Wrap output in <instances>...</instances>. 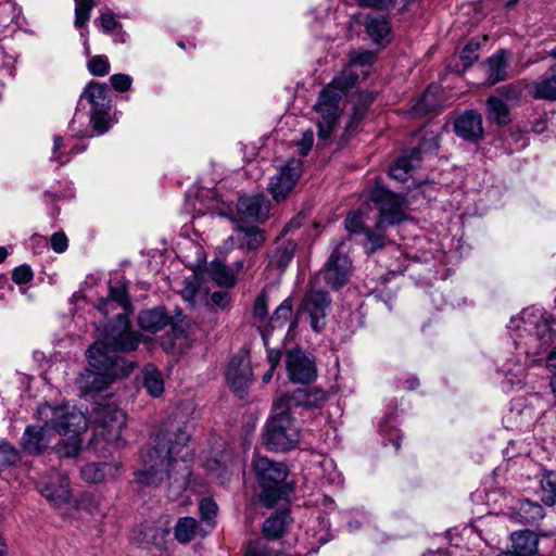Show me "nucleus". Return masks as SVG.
I'll list each match as a JSON object with an SVG mask.
<instances>
[{"instance_id":"obj_54","label":"nucleus","mask_w":556,"mask_h":556,"mask_svg":"<svg viewBox=\"0 0 556 556\" xmlns=\"http://www.w3.org/2000/svg\"><path fill=\"white\" fill-rule=\"evenodd\" d=\"M33 276V270L28 265L17 266L12 273V279L17 285L29 282Z\"/></svg>"},{"instance_id":"obj_42","label":"nucleus","mask_w":556,"mask_h":556,"mask_svg":"<svg viewBox=\"0 0 556 556\" xmlns=\"http://www.w3.org/2000/svg\"><path fill=\"white\" fill-rule=\"evenodd\" d=\"M85 148H71L70 151H66V146L64 144L63 138L61 136H54L53 139V149L51 160L56 162L59 165L67 164L73 154L83 152Z\"/></svg>"},{"instance_id":"obj_8","label":"nucleus","mask_w":556,"mask_h":556,"mask_svg":"<svg viewBox=\"0 0 556 556\" xmlns=\"http://www.w3.org/2000/svg\"><path fill=\"white\" fill-rule=\"evenodd\" d=\"M252 466L255 479L261 488L260 501L266 507H273L292 491L287 482L288 469L282 463L271 460L265 456L254 455Z\"/></svg>"},{"instance_id":"obj_55","label":"nucleus","mask_w":556,"mask_h":556,"mask_svg":"<svg viewBox=\"0 0 556 556\" xmlns=\"http://www.w3.org/2000/svg\"><path fill=\"white\" fill-rule=\"evenodd\" d=\"M397 0H356L361 8L387 10L391 5H394Z\"/></svg>"},{"instance_id":"obj_23","label":"nucleus","mask_w":556,"mask_h":556,"mask_svg":"<svg viewBox=\"0 0 556 556\" xmlns=\"http://www.w3.org/2000/svg\"><path fill=\"white\" fill-rule=\"evenodd\" d=\"M327 399V393L318 388L298 389L292 394H285L277 401H286L289 409L292 406L306 408L318 407Z\"/></svg>"},{"instance_id":"obj_46","label":"nucleus","mask_w":556,"mask_h":556,"mask_svg":"<svg viewBox=\"0 0 556 556\" xmlns=\"http://www.w3.org/2000/svg\"><path fill=\"white\" fill-rule=\"evenodd\" d=\"M261 336L267 349V359L271 370H275L281 358V349L279 346H270V336L267 329H262Z\"/></svg>"},{"instance_id":"obj_33","label":"nucleus","mask_w":556,"mask_h":556,"mask_svg":"<svg viewBox=\"0 0 556 556\" xmlns=\"http://www.w3.org/2000/svg\"><path fill=\"white\" fill-rule=\"evenodd\" d=\"M138 323L143 330L155 333L170 323V317L162 308L148 309L139 315Z\"/></svg>"},{"instance_id":"obj_21","label":"nucleus","mask_w":556,"mask_h":556,"mask_svg":"<svg viewBox=\"0 0 556 556\" xmlns=\"http://www.w3.org/2000/svg\"><path fill=\"white\" fill-rule=\"evenodd\" d=\"M121 473L116 462L89 463L80 468L81 478L89 483H101L115 480Z\"/></svg>"},{"instance_id":"obj_49","label":"nucleus","mask_w":556,"mask_h":556,"mask_svg":"<svg viewBox=\"0 0 556 556\" xmlns=\"http://www.w3.org/2000/svg\"><path fill=\"white\" fill-rule=\"evenodd\" d=\"M439 136L435 132L430 131L425 134L419 147L413 148L412 150H419V157L421 159V153L434 152L439 149Z\"/></svg>"},{"instance_id":"obj_3","label":"nucleus","mask_w":556,"mask_h":556,"mask_svg":"<svg viewBox=\"0 0 556 556\" xmlns=\"http://www.w3.org/2000/svg\"><path fill=\"white\" fill-rule=\"evenodd\" d=\"M509 330L518 355H525V363L518 359L514 366L508 362L502 371L510 383H521L527 368L540 361L541 355L555 342V331L539 308H526L519 318H511Z\"/></svg>"},{"instance_id":"obj_41","label":"nucleus","mask_w":556,"mask_h":556,"mask_svg":"<svg viewBox=\"0 0 556 556\" xmlns=\"http://www.w3.org/2000/svg\"><path fill=\"white\" fill-rule=\"evenodd\" d=\"M84 431H80L78 433H68V434H63L64 437H68V440H61L58 444H56V454L59 455L60 458H63V457H75L78 455L79 451H80V446H81V441L79 440V435L80 433H83Z\"/></svg>"},{"instance_id":"obj_5","label":"nucleus","mask_w":556,"mask_h":556,"mask_svg":"<svg viewBox=\"0 0 556 556\" xmlns=\"http://www.w3.org/2000/svg\"><path fill=\"white\" fill-rule=\"evenodd\" d=\"M370 200L379 211L376 222L378 232H374L365 226L364 214L361 211L351 212L345 218V228L351 233H364L365 245L369 253L375 252L384 244V237L381 233L386 226L400 224L405 219L404 198L391 192L378 181L370 191Z\"/></svg>"},{"instance_id":"obj_25","label":"nucleus","mask_w":556,"mask_h":556,"mask_svg":"<svg viewBox=\"0 0 556 556\" xmlns=\"http://www.w3.org/2000/svg\"><path fill=\"white\" fill-rule=\"evenodd\" d=\"M180 294L192 307L208 304V290L202 286V281L197 275H191L184 280Z\"/></svg>"},{"instance_id":"obj_10","label":"nucleus","mask_w":556,"mask_h":556,"mask_svg":"<svg viewBox=\"0 0 556 556\" xmlns=\"http://www.w3.org/2000/svg\"><path fill=\"white\" fill-rule=\"evenodd\" d=\"M93 420L97 425V433L91 445L97 451L101 437L108 444L118 446L122 441V430L126 422V414L114 403L98 404L93 409Z\"/></svg>"},{"instance_id":"obj_31","label":"nucleus","mask_w":556,"mask_h":556,"mask_svg":"<svg viewBox=\"0 0 556 556\" xmlns=\"http://www.w3.org/2000/svg\"><path fill=\"white\" fill-rule=\"evenodd\" d=\"M174 534L178 542L189 543L197 538V535L204 536L207 534L205 528L198 525V521L192 517L179 518L174 528Z\"/></svg>"},{"instance_id":"obj_26","label":"nucleus","mask_w":556,"mask_h":556,"mask_svg":"<svg viewBox=\"0 0 556 556\" xmlns=\"http://www.w3.org/2000/svg\"><path fill=\"white\" fill-rule=\"evenodd\" d=\"M544 517L543 507L530 500H519L510 514V518L519 523L534 525Z\"/></svg>"},{"instance_id":"obj_62","label":"nucleus","mask_w":556,"mask_h":556,"mask_svg":"<svg viewBox=\"0 0 556 556\" xmlns=\"http://www.w3.org/2000/svg\"><path fill=\"white\" fill-rule=\"evenodd\" d=\"M81 505L89 509L91 514L100 513L99 502L92 494H85L81 500Z\"/></svg>"},{"instance_id":"obj_43","label":"nucleus","mask_w":556,"mask_h":556,"mask_svg":"<svg viewBox=\"0 0 556 556\" xmlns=\"http://www.w3.org/2000/svg\"><path fill=\"white\" fill-rule=\"evenodd\" d=\"M199 510L201 514L202 522L205 525V529L208 532L212 531V529L215 526V517L217 515V504L210 497L202 498L200 502Z\"/></svg>"},{"instance_id":"obj_37","label":"nucleus","mask_w":556,"mask_h":556,"mask_svg":"<svg viewBox=\"0 0 556 556\" xmlns=\"http://www.w3.org/2000/svg\"><path fill=\"white\" fill-rule=\"evenodd\" d=\"M439 92L440 86L430 85L416 103L414 108L415 113L430 114L435 112L441 105L440 100L437 98Z\"/></svg>"},{"instance_id":"obj_63","label":"nucleus","mask_w":556,"mask_h":556,"mask_svg":"<svg viewBox=\"0 0 556 556\" xmlns=\"http://www.w3.org/2000/svg\"><path fill=\"white\" fill-rule=\"evenodd\" d=\"M501 91L509 100L518 99V97H519V92L510 86H505V87L501 88Z\"/></svg>"},{"instance_id":"obj_16","label":"nucleus","mask_w":556,"mask_h":556,"mask_svg":"<svg viewBox=\"0 0 556 556\" xmlns=\"http://www.w3.org/2000/svg\"><path fill=\"white\" fill-rule=\"evenodd\" d=\"M454 131L457 137L469 142H478L484 136L482 115L467 110L454 118Z\"/></svg>"},{"instance_id":"obj_13","label":"nucleus","mask_w":556,"mask_h":556,"mask_svg":"<svg viewBox=\"0 0 556 556\" xmlns=\"http://www.w3.org/2000/svg\"><path fill=\"white\" fill-rule=\"evenodd\" d=\"M119 307L122 309L121 313L116 314V318L114 323L108 325L104 333L111 328L117 325V320L119 317H124L127 320V325L131 331L130 323L127 318V314L130 311V302L126 289V285L123 281H113L109 286V295L105 299H101L99 301L98 309L104 315L108 316L109 313L115 308Z\"/></svg>"},{"instance_id":"obj_4","label":"nucleus","mask_w":556,"mask_h":556,"mask_svg":"<svg viewBox=\"0 0 556 556\" xmlns=\"http://www.w3.org/2000/svg\"><path fill=\"white\" fill-rule=\"evenodd\" d=\"M36 415L41 425L28 426L22 438L23 450L33 455L41 454L55 433H78L86 431L88 427L86 415L68 403L41 404L37 407Z\"/></svg>"},{"instance_id":"obj_19","label":"nucleus","mask_w":556,"mask_h":556,"mask_svg":"<svg viewBox=\"0 0 556 556\" xmlns=\"http://www.w3.org/2000/svg\"><path fill=\"white\" fill-rule=\"evenodd\" d=\"M168 522L165 520L146 521L134 532V540L146 546L164 548L169 536Z\"/></svg>"},{"instance_id":"obj_28","label":"nucleus","mask_w":556,"mask_h":556,"mask_svg":"<svg viewBox=\"0 0 556 556\" xmlns=\"http://www.w3.org/2000/svg\"><path fill=\"white\" fill-rule=\"evenodd\" d=\"M529 92L535 99L556 101V68L551 67L549 74L533 81L529 86Z\"/></svg>"},{"instance_id":"obj_20","label":"nucleus","mask_w":556,"mask_h":556,"mask_svg":"<svg viewBox=\"0 0 556 556\" xmlns=\"http://www.w3.org/2000/svg\"><path fill=\"white\" fill-rule=\"evenodd\" d=\"M270 203L264 194L243 195L238 199L237 212L241 219L263 222L268 217Z\"/></svg>"},{"instance_id":"obj_12","label":"nucleus","mask_w":556,"mask_h":556,"mask_svg":"<svg viewBox=\"0 0 556 556\" xmlns=\"http://www.w3.org/2000/svg\"><path fill=\"white\" fill-rule=\"evenodd\" d=\"M303 173V162L300 159H290L279 172L270 178L268 191L276 202L287 199L294 189Z\"/></svg>"},{"instance_id":"obj_6","label":"nucleus","mask_w":556,"mask_h":556,"mask_svg":"<svg viewBox=\"0 0 556 556\" xmlns=\"http://www.w3.org/2000/svg\"><path fill=\"white\" fill-rule=\"evenodd\" d=\"M356 80L357 74L350 68H344L321 89L318 100L314 105L320 116L317 122L319 140L325 141L332 134L341 113L339 106L341 98L355 85Z\"/></svg>"},{"instance_id":"obj_29","label":"nucleus","mask_w":556,"mask_h":556,"mask_svg":"<svg viewBox=\"0 0 556 556\" xmlns=\"http://www.w3.org/2000/svg\"><path fill=\"white\" fill-rule=\"evenodd\" d=\"M292 309L293 305L291 298L285 299L275 309L274 314L269 318L268 325L264 328L269 331L270 337L275 331H278V340L281 341L285 338L282 330L292 316Z\"/></svg>"},{"instance_id":"obj_53","label":"nucleus","mask_w":556,"mask_h":556,"mask_svg":"<svg viewBox=\"0 0 556 556\" xmlns=\"http://www.w3.org/2000/svg\"><path fill=\"white\" fill-rule=\"evenodd\" d=\"M112 87L119 92H125L130 89L132 78L126 74H114L110 78Z\"/></svg>"},{"instance_id":"obj_22","label":"nucleus","mask_w":556,"mask_h":556,"mask_svg":"<svg viewBox=\"0 0 556 556\" xmlns=\"http://www.w3.org/2000/svg\"><path fill=\"white\" fill-rule=\"evenodd\" d=\"M226 378L236 391L244 390L252 380V368L249 358L247 356L231 358Z\"/></svg>"},{"instance_id":"obj_39","label":"nucleus","mask_w":556,"mask_h":556,"mask_svg":"<svg viewBox=\"0 0 556 556\" xmlns=\"http://www.w3.org/2000/svg\"><path fill=\"white\" fill-rule=\"evenodd\" d=\"M367 34L376 43H381L390 33V24L383 17L368 16L365 23Z\"/></svg>"},{"instance_id":"obj_61","label":"nucleus","mask_w":556,"mask_h":556,"mask_svg":"<svg viewBox=\"0 0 556 556\" xmlns=\"http://www.w3.org/2000/svg\"><path fill=\"white\" fill-rule=\"evenodd\" d=\"M547 366L553 371V377L551 379V388L553 393L556 396V351H551L547 356Z\"/></svg>"},{"instance_id":"obj_47","label":"nucleus","mask_w":556,"mask_h":556,"mask_svg":"<svg viewBox=\"0 0 556 556\" xmlns=\"http://www.w3.org/2000/svg\"><path fill=\"white\" fill-rule=\"evenodd\" d=\"M318 469L325 473L323 479L327 483L332 484L340 482V473L336 470L334 463L331 458H323V460L319 462Z\"/></svg>"},{"instance_id":"obj_30","label":"nucleus","mask_w":556,"mask_h":556,"mask_svg":"<svg viewBox=\"0 0 556 556\" xmlns=\"http://www.w3.org/2000/svg\"><path fill=\"white\" fill-rule=\"evenodd\" d=\"M507 53L501 50L490 56L486 61V81L489 85H495L507 78Z\"/></svg>"},{"instance_id":"obj_11","label":"nucleus","mask_w":556,"mask_h":556,"mask_svg":"<svg viewBox=\"0 0 556 556\" xmlns=\"http://www.w3.org/2000/svg\"><path fill=\"white\" fill-rule=\"evenodd\" d=\"M330 305L331 300L328 293L316 290L311 286L298 307L294 319L290 320L288 332L295 329L299 319L303 317L309 320L311 328L315 332H321L326 326V317Z\"/></svg>"},{"instance_id":"obj_52","label":"nucleus","mask_w":556,"mask_h":556,"mask_svg":"<svg viewBox=\"0 0 556 556\" xmlns=\"http://www.w3.org/2000/svg\"><path fill=\"white\" fill-rule=\"evenodd\" d=\"M478 49L479 43L475 41H470L464 47L460 53V59L464 62L465 67L470 66L475 61L478 60Z\"/></svg>"},{"instance_id":"obj_9","label":"nucleus","mask_w":556,"mask_h":556,"mask_svg":"<svg viewBox=\"0 0 556 556\" xmlns=\"http://www.w3.org/2000/svg\"><path fill=\"white\" fill-rule=\"evenodd\" d=\"M300 440V431L290 416L286 401H276L271 416L265 424L263 442L275 452H286L293 448Z\"/></svg>"},{"instance_id":"obj_51","label":"nucleus","mask_w":556,"mask_h":556,"mask_svg":"<svg viewBox=\"0 0 556 556\" xmlns=\"http://www.w3.org/2000/svg\"><path fill=\"white\" fill-rule=\"evenodd\" d=\"M375 60V54L370 51H353L350 53V66L348 68H350L352 72L353 70L351 68V66H354V65H359V66H365V65H369L374 62Z\"/></svg>"},{"instance_id":"obj_57","label":"nucleus","mask_w":556,"mask_h":556,"mask_svg":"<svg viewBox=\"0 0 556 556\" xmlns=\"http://www.w3.org/2000/svg\"><path fill=\"white\" fill-rule=\"evenodd\" d=\"M361 100L364 102L363 106H356L353 113V121L361 119L363 117L364 111L368 104H370L374 99L375 94L372 92H363L359 94Z\"/></svg>"},{"instance_id":"obj_45","label":"nucleus","mask_w":556,"mask_h":556,"mask_svg":"<svg viewBox=\"0 0 556 556\" xmlns=\"http://www.w3.org/2000/svg\"><path fill=\"white\" fill-rule=\"evenodd\" d=\"M20 459L18 451L9 443L0 445V471L15 465Z\"/></svg>"},{"instance_id":"obj_38","label":"nucleus","mask_w":556,"mask_h":556,"mask_svg":"<svg viewBox=\"0 0 556 556\" xmlns=\"http://www.w3.org/2000/svg\"><path fill=\"white\" fill-rule=\"evenodd\" d=\"M143 387L147 392L153 396L159 397L164 392V379L161 371L152 366H147L142 372Z\"/></svg>"},{"instance_id":"obj_40","label":"nucleus","mask_w":556,"mask_h":556,"mask_svg":"<svg viewBox=\"0 0 556 556\" xmlns=\"http://www.w3.org/2000/svg\"><path fill=\"white\" fill-rule=\"evenodd\" d=\"M541 498L545 505L556 504V471H546L540 479Z\"/></svg>"},{"instance_id":"obj_15","label":"nucleus","mask_w":556,"mask_h":556,"mask_svg":"<svg viewBox=\"0 0 556 556\" xmlns=\"http://www.w3.org/2000/svg\"><path fill=\"white\" fill-rule=\"evenodd\" d=\"M287 369L290 380L298 383H308L317 375L314 361L301 350H292L288 353Z\"/></svg>"},{"instance_id":"obj_18","label":"nucleus","mask_w":556,"mask_h":556,"mask_svg":"<svg viewBox=\"0 0 556 556\" xmlns=\"http://www.w3.org/2000/svg\"><path fill=\"white\" fill-rule=\"evenodd\" d=\"M298 227H300V222L298 219L291 220L283 227L281 237L277 239L276 248L269 255L268 266L270 268L283 271L289 266L296 250V244L290 239H285V236L291 230V228Z\"/></svg>"},{"instance_id":"obj_17","label":"nucleus","mask_w":556,"mask_h":556,"mask_svg":"<svg viewBox=\"0 0 556 556\" xmlns=\"http://www.w3.org/2000/svg\"><path fill=\"white\" fill-rule=\"evenodd\" d=\"M350 274L351 261L338 247L332 251L327 261L324 278L331 288L337 289L348 282Z\"/></svg>"},{"instance_id":"obj_1","label":"nucleus","mask_w":556,"mask_h":556,"mask_svg":"<svg viewBox=\"0 0 556 556\" xmlns=\"http://www.w3.org/2000/svg\"><path fill=\"white\" fill-rule=\"evenodd\" d=\"M190 439L188 426L176 420L164 422L156 433L153 444L140 452L142 469L135 473L141 489L156 488L165 479L177 491L185 489L190 475L187 459Z\"/></svg>"},{"instance_id":"obj_7","label":"nucleus","mask_w":556,"mask_h":556,"mask_svg":"<svg viewBox=\"0 0 556 556\" xmlns=\"http://www.w3.org/2000/svg\"><path fill=\"white\" fill-rule=\"evenodd\" d=\"M86 101L90 105L88 113L84 111H76L70 124L71 130L75 136L88 137V126L102 135L109 129L110 117V99L106 93L104 85L91 81L89 83L80 96V102Z\"/></svg>"},{"instance_id":"obj_14","label":"nucleus","mask_w":556,"mask_h":556,"mask_svg":"<svg viewBox=\"0 0 556 556\" xmlns=\"http://www.w3.org/2000/svg\"><path fill=\"white\" fill-rule=\"evenodd\" d=\"M37 490L54 506L66 503L71 497L68 478L60 471H53L39 481Z\"/></svg>"},{"instance_id":"obj_48","label":"nucleus","mask_w":556,"mask_h":556,"mask_svg":"<svg viewBox=\"0 0 556 556\" xmlns=\"http://www.w3.org/2000/svg\"><path fill=\"white\" fill-rule=\"evenodd\" d=\"M88 70L94 76H104L110 71V63L106 56L96 55L88 62Z\"/></svg>"},{"instance_id":"obj_60","label":"nucleus","mask_w":556,"mask_h":556,"mask_svg":"<svg viewBox=\"0 0 556 556\" xmlns=\"http://www.w3.org/2000/svg\"><path fill=\"white\" fill-rule=\"evenodd\" d=\"M100 24H101L102 29L105 33H109L117 26L118 22L115 18L113 13L106 12L100 16Z\"/></svg>"},{"instance_id":"obj_34","label":"nucleus","mask_w":556,"mask_h":556,"mask_svg":"<svg viewBox=\"0 0 556 556\" xmlns=\"http://www.w3.org/2000/svg\"><path fill=\"white\" fill-rule=\"evenodd\" d=\"M290 522L291 518L289 511L282 510L275 513L264 521L263 534L267 539H278L286 533Z\"/></svg>"},{"instance_id":"obj_27","label":"nucleus","mask_w":556,"mask_h":556,"mask_svg":"<svg viewBox=\"0 0 556 556\" xmlns=\"http://www.w3.org/2000/svg\"><path fill=\"white\" fill-rule=\"evenodd\" d=\"M539 538L530 530L516 531L511 534L513 552L517 556H533L538 552Z\"/></svg>"},{"instance_id":"obj_44","label":"nucleus","mask_w":556,"mask_h":556,"mask_svg":"<svg viewBox=\"0 0 556 556\" xmlns=\"http://www.w3.org/2000/svg\"><path fill=\"white\" fill-rule=\"evenodd\" d=\"M94 7L93 0H75V27H84L90 18V12Z\"/></svg>"},{"instance_id":"obj_58","label":"nucleus","mask_w":556,"mask_h":556,"mask_svg":"<svg viewBox=\"0 0 556 556\" xmlns=\"http://www.w3.org/2000/svg\"><path fill=\"white\" fill-rule=\"evenodd\" d=\"M212 303L218 308H226L230 302V295L227 291H216L211 295Z\"/></svg>"},{"instance_id":"obj_35","label":"nucleus","mask_w":556,"mask_h":556,"mask_svg":"<svg viewBox=\"0 0 556 556\" xmlns=\"http://www.w3.org/2000/svg\"><path fill=\"white\" fill-rule=\"evenodd\" d=\"M208 275L218 286L230 288L236 283V273L222 261H213L208 267Z\"/></svg>"},{"instance_id":"obj_59","label":"nucleus","mask_w":556,"mask_h":556,"mask_svg":"<svg viewBox=\"0 0 556 556\" xmlns=\"http://www.w3.org/2000/svg\"><path fill=\"white\" fill-rule=\"evenodd\" d=\"M314 142V132L313 130L308 129L303 132L302 139L299 142L300 146V152L302 155H306L308 151L312 149Z\"/></svg>"},{"instance_id":"obj_24","label":"nucleus","mask_w":556,"mask_h":556,"mask_svg":"<svg viewBox=\"0 0 556 556\" xmlns=\"http://www.w3.org/2000/svg\"><path fill=\"white\" fill-rule=\"evenodd\" d=\"M230 240L242 251H254L264 243L265 233L256 226H237Z\"/></svg>"},{"instance_id":"obj_2","label":"nucleus","mask_w":556,"mask_h":556,"mask_svg":"<svg viewBox=\"0 0 556 556\" xmlns=\"http://www.w3.org/2000/svg\"><path fill=\"white\" fill-rule=\"evenodd\" d=\"M139 336L131 331L124 317L111 327L102 340L96 341L87 351L88 363L94 370H85L78 378L80 389L87 394L90 391H102L113 380L127 376L131 366L127 365L118 352L135 351L139 345Z\"/></svg>"},{"instance_id":"obj_32","label":"nucleus","mask_w":556,"mask_h":556,"mask_svg":"<svg viewBox=\"0 0 556 556\" xmlns=\"http://www.w3.org/2000/svg\"><path fill=\"white\" fill-rule=\"evenodd\" d=\"M420 161L419 150H410L396 160L395 164L390 168L389 175L397 181H405L408 173L419 166Z\"/></svg>"},{"instance_id":"obj_36","label":"nucleus","mask_w":556,"mask_h":556,"mask_svg":"<svg viewBox=\"0 0 556 556\" xmlns=\"http://www.w3.org/2000/svg\"><path fill=\"white\" fill-rule=\"evenodd\" d=\"M488 118L498 125H507L510 122L509 109L498 97L492 96L486 101Z\"/></svg>"},{"instance_id":"obj_64","label":"nucleus","mask_w":556,"mask_h":556,"mask_svg":"<svg viewBox=\"0 0 556 556\" xmlns=\"http://www.w3.org/2000/svg\"><path fill=\"white\" fill-rule=\"evenodd\" d=\"M206 466H207V469L211 470L213 475L222 477L218 473V469L220 467V464L217 460L207 462Z\"/></svg>"},{"instance_id":"obj_56","label":"nucleus","mask_w":556,"mask_h":556,"mask_svg":"<svg viewBox=\"0 0 556 556\" xmlns=\"http://www.w3.org/2000/svg\"><path fill=\"white\" fill-rule=\"evenodd\" d=\"M51 247L54 252L63 253L67 249V238L63 232H55L51 237Z\"/></svg>"},{"instance_id":"obj_50","label":"nucleus","mask_w":556,"mask_h":556,"mask_svg":"<svg viewBox=\"0 0 556 556\" xmlns=\"http://www.w3.org/2000/svg\"><path fill=\"white\" fill-rule=\"evenodd\" d=\"M253 317L258 320H264L268 315V299L265 292H261L253 304Z\"/></svg>"}]
</instances>
